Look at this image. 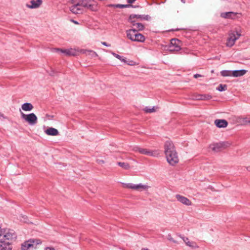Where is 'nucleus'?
<instances>
[{
	"instance_id": "obj_35",
	"label": "nucleus",
	"mask_w": 250,
	"mask_h": 250,
	"mask_svg": "<svg viewBox=\"0 0 250 250\" xmlns=\"http://www.w3.org/2000/svg\"><path fill=\"white\" fill-rule=\"evenodd\" d=\"M167 239L169 241H170L171 242H173L174 243H177V242L176 241H175V240H174L173 239V238L171 237V235L170 234H168V236H167Z\"/></svg>"
},
{
	"instance_id": "obj_26",
	"label": "nucleus",
	"mask_w": 250,
	"mask_h": 250,
	"mask_svg": "<svg viewBox=\"0 0 250 250\" xmlns=\"http://www.w3.org/2000/svg\"><path fill=\"white\" fill-rule=\"evenodd\" d=\"M82 8L87 9L90 2H94V0H80Z\"/></svg>"
},
{
	"instance_id": "obj_10",
	"label": "nucleus",
	"mask_w": 250,
	"mask_h": 250,
	"mask_svg": "<svg viewBox=\"0 0 250 250\" xmlns=\"http://www.w3.org/2000/svg\"><path fill=\"white\" fill-rule=\"evenodd\" d=\"M73 5L70 6V11L75 14H81L83 13V9L82 7L80 0L76 3H73Z\"/></svg>"
},
{
	"instance_id": "obj_2",
	"label": "nucleus",
	"mask_w": 250,
	"mask_h": 250,
	"mask_svg": "<svg viewBox=\"0 0 250 250\" xmlns=\"http://www.w3.org/2000/svg\"><path fill=\"white\" fill-rule=\"evenodd\" d=\"M127 38L133 42H143L146 40L145 37L141 33H138L137 30L133 28L126 31Z\"/></svg>"
},
{
	"instance_id": "obj_23",
	"label": "nucleus",
	"mask_w": 250,
	"mask_h": 250,
	"mask_svg": "<svg viewBox=\"0 0 250 250\" xmlns=\"http://www.w3.org/2000/svg\"><path fill=\"white\" fill-rule=\"evenodd\" d=\"M81 52L83 53L86 54L87 56H89L91 57H96L98 56L97 54L93 50H82Z\"/></svg>"
},
{
	"instance_id": "obj_41",
	"label": "nucleus",
	"mask_w": 250,
	"mask_h": 250,
	"mask_svg": "<svg viewBox=\"0 0 250 250\" xmlns=\"http://www.w3.org/2000/svg\"><path fill=\"white\" fill-rule=\"evenodd\" d=\"M97 162L99 164H104V161L102 160H97Z\"/></svg>"
},
{
	"instance_id": "obj_43",
	"label": "nucleus",
	"mask_w": 250,
	"mask_h": 250,
	"mask_svg": "<svg viewBox=\"0 0 250 250\" xmlns=\"http://www.w3.org/2000/svg\"><path fill=\"white\" fill-rule=\"evenodd\" d=\"M41 241L40 240H37V244H41Z\"/></svg>"
},
{
	"instance_id": "obj_36",
	"label": "nucleus",
	"mask_w": 250,
	"mask_h": 250,
	"mask_svg": "<svg viewBox=\"0 0 250 250\" xmlns=\"http://www.w3.org/2000/svg\"><path fill=\"white\" fill-rule=\"evenodd\" d=\"M112 54L115 57H116V58H117L119 60H121V58H122V56L114 53V52H112Z\"/></svg>"
},
{
	"instance_id": "obj_5",
	"label": "nucleus",
	"mask_w": 250,
	"mask_h": 250,
	"mask_svg": "<svg viewBox=\"0 0 250 250\" xmlns=\"http://www.w3.org/2000/svg\"><path fill=\"white\" fill-rule=\"evenodd\" d=\"M133 150L136 152H139L141 154L149 156L157 157L159 155V152L158 150L143 148L138 146L135 147Z\"/></svg>"
},
{
	"instance_id": "obj_3",
	"label": "nucleus",
	"mask_w": 250,
	"mask_h": 250,
	"mask_svg": "<svg viewBox=\"0 0 250 250\" xmlns=\"http://www.w3.org/2000/svg\"><path fill=\"white\" fill-rule=\"evenodd\" d=\"M2 238L1 239L5 242H11L15 240L17 237V235L15 231L9 229H5L2 230Z\"/></svg>"
},
{
	"instance_id": "obj_24",
	"label": "nucleus",
	"mask_w": 250,
	"mask_h": 250,
	"mask_svg": "<svg viewBox=\"0 0 250 250\" xmlns=\"http://www.w3.org/2000/svg\"><path fill=\"white\" fill-rule=\"evenodd\" d=\"M87 9L92 11H97L98 10V3L94 1V2H90L89 5H88Z\"/></svg>"
},
{
	"instance_id": "obj_33",
	"label": "nucleus",
	"mask_w": 250,
	"mask_h": 250,
	"mask_svg": "<svg viewBox=\"0 0 250 250\" xmlns=\"http://www.w3.org/2000/svg\"><path fill=\"white\" fill-rule=\"evenodd\" d=\"M122 62H125V63H127L128 65H132V63H131L130 62H132V61H129V62H128L126 60V58H123V57L122 56V58H121V60H120Z\"/></svg>"
},
{
	"instance_id": "obj_18",
	"label": "nucleus",
	"mask_w": 250,
	"mask_h": 250,
	"mask_svg": "<svg viewBox=\"0 0 250 250\" xmlns=\"http://www.w3.org/2000/svg\"><path fill=\"white\" fill-rule=\"evenodd\" d=\"M128 21L130 22L132 26H135L136 28L137 31H142L144 29V25L139 22H137L136 20H128Z\"/></svg>"
},
{
	"instance_id": "obj_29",
	"label": "nucleus",
	"mask_w": 250,
	"mask_h": 250,
	"mask_svg": "<svg viewBox=\"0 0 250 250\" xmlns=\"http://www.w3.org/2000/svg\"><path fill=\"white\" fill-rule=\"evenodd\" d=\"M182 238L187 246L190 247H194V245L195 244L194 242H190L187 237H182Z\"/></svg>"
},
{
	"instance_id": "obj_6",
	"label": "nucleus",
	"mask_w": 250,
	"mask_h": 250,
	"mask_svg": "<svg viewBox=\"0 0 250 250\" xmlns=\"http://www.w3.org/2000/svg\"><path fill=\"white\" fill-rule=\"evenodd\" d=\"M123 186L124 188H129L139 191L147 189L149 188L147 185H143L142 184L123 183Z\"/></svg>"
},
{
	"instance_id": "obj_38",
	"label": "nucleus",
	"mask_w": 250,
	"mask_h": 250,
	"mask_svg": "<svg viewBox=\"0 0 250 250\" xmlns=\"http://www.w3.org/2000/svg\"><path fill=\"white\" fill-rule=\"evenodd\" d=\"M44 250H56L53 247H46L44 249Z\"/></svg>"
},
{
	"instance_id": "obj_16",
	"label": "nucleus",
	"mask_w": 250,
	"mask_h": 250,
	"mask_svg": "<svg viewBox=\"0 0 250 250\" xmlns=\"http://www.w3.org/2000/svg\"><path fill=\"white\" fill-rule=\"evenodd\" d=\"M214 124L219 128H225L228 125V122L224 119H216L214 121Z\"/></svg>"
},
{
	"instance_id": "obj_45",
	"label": "nucleus",
	"mask_w": 250,
	"mask_h": 250,
	"mask_svg": "<svg viewBox=\"0 0 250 250\" xmlns=\"http://www.w3.org/2000/svg\"><path fill=\"white\" fill-rule=\"evenodd\" d=\"M179 29H175V30H174V31H177V30H179Z\"/></svg>"
},
{
	"instance_id": "obj_17",
	"label": "nucleus",
	"mask_w": 250,
	"mask_h": 250,
	"mask_svg": "<svg viewBox=\"0 0 250 250\" xmlns=\"http://www.w3.org/2000/svg\"><path fill=\"white\" fill-rule=\"evenodd\" d=\"M10 242H5L1 240L0 241V250H11Z\"/></svg>"
},
{
	"instance_id": "obj_7",
	"label": "nucleus",
	"mask_w": 250,
	"mask_h": 250,
	"mask_svg": "<svg viewBox=\"0 0 250 250\" xmlns=\"http://www.w3.org/2000/svg\"><path fill=\"white\" fill-rule=\"evenodd\" d=\"M230 146L228 142H223L218 143L210 144L209 148L215 152H219L227 148Z\"/></svg>"
},
{
	"instance_id": "obj_14",
	"label": "nucleus",
	"mask_w": 250,
	"mask_h": 250,
	"mask_svg": "<svg viewBox=\"0 0 250 250\" xmlns=\"http://www.w3.org/2000/svg\"><path fill=\"white\" fill-rule=\"evenodd\" d=\"M42 2V0H32L30 1V4H26V6L30 9H36L39 8Z\"/></svg>"
},
{
	"instance_id": "obj_15",
	"label": "nucleus",
	"mask_w": 250,
	"mask_h": 250,
	"mask_svg": "<svg viewBox=\"0 0 250 250\" xmlns=\"http://www.w3.org/2000/svg\"><path fill=\"white\" fill-rule=\"evenodd\" d=\"M134 19H141L148 21L150 19L149 15L131 14L130 15L128 20H135Z\"/></svg>"
},
{
	"instance_id": "obj_31",
	"label": "nucleus",
	"mask_w": 250,
	"mask_h": 250,
	"mask_svg": "<svg viewBox=\"0 0 250 250\" xmlns=\"http://www.w3.org/2000/svg\"><path fill=\"white\" fill-rule=\"evenodd\" d=\"M118 165L125 169H128L130 167L129 164L127 163L118 162Z\"/></svg>"
},
{
	"instance_id": "obj_8",
	"label": "nucleus",
	"mask_w": 250,
	"mask_h": 250,
	"mask_svg": "<svg viewBox=\"0 0 250 250\" xmlns=\"http://www.w3.org/2000/svg\"><path fill=\"white\" fill-rule=\"evenodd\" d=\"M240 35V34L237 31H233L229 33L226 42V45L228 47L232 46L234 44L235 41L239 38Z\"/></svg>"
},
{
	"instance_id": "obj_19",
	"label": "nucleus",
	"mask_w": 250,
	"mask_h": 250,
	"mask_svg": "<svg viewBox=\"0 0 250 250\" xmlns=\"http://www.w3.org/2000/svg\"><path fill=\"white\" fill-rule=\"evenodd\" d=\"M34 241H27L24 242L21 246V250H28L30 248L34 247Z\"/></svg>"
},
{
	"instance_id": "obj_30",
	"label": "nucleus",
	"mask_w": 250,
	"mask_h": 250,
	"mask_svg": "<svg viewBox=\"0 0 250 250\" xmlns=\"http://www.w3.org/2000/svg\"><path fill=\"white\" fill-rule=\"evenodd\" d=\"M227 89V85L226 84H220L216 88V90L220 91H224L226 90Z\"/></svg>"
},
{
	"instance_id": "obj_9",
	"label": "nucleus",
	"mask_w": 250,
	"mask_h": 250,
	"mask_svg": "<svg viewBox=\"0 0 250 250\" xmlns=\"http://www.w3.org/2000/svg\"><path fill=\"white\" fill-rule=\"evenodd\" d=\"M180 44V42L179 40L173 39L171 40L168 49L171 52L178 51L181 49Z\"/></svg>"
},
{
	"instance_id": "obj_34",
	"label": "nucleus",
	"mask_w": 250,
	"mask_h": 250,
	"mask_svg": "<svg viewBox=\"0 0 250 250\" xmlns=\"http://www.w3.org/2000/svg\"><path fill=\"white\" fill-rule=\"evenodd\" d=\"M243 122L245 123H250V116L244 118Z\"/></svg>"
},
{
	"instance_id": "obj_12",
	"label": "nucleus",
	"mask_w": 250,
	"mask_h": 250,
	"mask_svg": "<svg viewBox=\"0 0 250 250\" xmlns=\"http://www.w3.org/2000/svg\"><path fill=\"white\" fill-rule=\"evenodd\" d=\"M57 52H59L60 53H63L65 54L66 56H75L77 55V51L76 50L73 48H69L65 49H62L59 48H55V49Z\"/></svg>"
},
{
	"instance_id": "obj_39",
	"label": "nucleus",
	"mask_w": 250,
	"mask_h": 250,
	"mask_svg": "<svg viewBox=\"0 0 250 250\" xmlns=\"http://www.w3.org/2000/svg\"><path fill=\"white\" fill-rule=\"evenodd\" d=\"M136 0H127V2L129 4H132Z\"/></svg>"
},
{
	"instance_id": "obj_11",
	"label": "nucleus",
	"mask_w": 250,
	"mask_h": 250,
	"mask_svg": "<svg viewBox=\"0 0 250 250\" xmlns=\"http://www.w3.org/2000/svg\"><path fill=\"white\" fill-rule=\"evenodd\" d=\"M241 14L233 12H223L221 14V17L222 18L232 20L239 18Z\"/></svg>"
},
{
	"instance_id": "obj_42",
	"label": "nucleus",
	"mask_w": 250,
	"mask_h": 250,
	"mask_svg": "<svg viewBox=\"0 0 250 250\" xmlns=\"http://www.w3.org/2000/svg\"><path fill=\"white\" fill-rule=\"evenodd\" d=\"M71 21H72L73 22H74V23L76 24H79V23H78V21H74V20H71Z\"/></svg>"
},
{
	"instance_id": "obj_13",
	"label": "nucleus",
	"mask_w": 250,
	"mask_h": 250,
	"mask_svg": "<svg viewBox=\"0 0 250 250\" xmlns=\"http://www.w3.org/2000/svg\"><path fill=\"white\" fill-rule=\"evenodd\" d=\"M175 197L178 201L185 205L189 206L192 204L191 201L185 196L180 194H176Z\"/></svg>"
},
{
	"instance_id": "obj_28",
	"label": "nucleus",
	"mask_w": 250,
	"mask_h": 250,
	"mask_svg": "<svg viewBox=\"0 0 250 250\" xmlns=\"http://www.w3.org/2000/svg\"><path fill=\"white\" fill-rule=\"evenodd\" d=\"M231 70H224L220 72V74L223 77H230L232 76Z\"/></svg>"
},
{
	"instance_id": "obj_44",
	"label": "nucleus",
	"mask_w": 250,
	"mask_h": 250,
	"mask_svg": "<svg viewBox=\"0 0 250 250\" xmlns=\"http://www.w3.org/2000/svg\"><path fill=\"white\" fill-rule=\"evenodd\" d=\"M247 169L249 171H250V167H247Z\"/></svg>"
},
{
	"instance_id": "obj_40",
	"label": "nucleus",
	"mask_w": 250,
	"mask_h": 250,
	"mask_svg": "<svg viewBox=\"0 0 250 250\" xmlns=\"http://www.w3.org/2000/svg\"><path fill=\"white\" fill-rule=\"evenodd\" d=\"M201 76H202L199 74H196L194 75V78H198V77H200Z\"/></svg>"
},
{
	"instance_id": "obj_25",
	"label": "nucleus",
	"mask_w": 250,
	"mask_h": 250,
	"mask_svg": "<svg viewBox=\"0 0 250 250\" xmlns=\"http://www.w3.org/2000/svg\"><path fill=\"white\" fill-rule=\"evenodd\" d=\"M108 6L109 7H115V8H120L133 7V5H132L131 4H110L108 5Z\"/></svg>"
},
{
	"instance_id": "obj_4",
	"label": "nucleus",
	"mask_w": 250,
	"mask_h": 250,
	"mask_svg": "<svg viewBox=\"0 0 250 250\" xmlns=\"http://www.w3.org/2000/svg\"><path fill=\"white\" fill-rule=\"evenodd\" d=\"M21 117L30 125H34L38 122V118L34 113L25 114L21 112Z\"/></svg>"
},
{
	"instance_id": "obj_20",
	"label": "nucleus",
	"mask_w": 250,
	"mask_h": 250,
	"mask_svg": "<svg viewBox=\"0 0 250 250\" xmlns=\"http://www.w3.org/2000/svg\"><path fill=\"white\" fill-rule=\"evenodd\" d=\"M44 132L47 135L50 136H57L59 134L58 130L53 127H49Z\"/></svg>"
},
{
	"instance_id": "obj_46",
	"label": "nucleus",
	"mask_w": 250,
	"mask_h": 250,
	"mask_svg": "<svg viewBox=\"0 0 250 250\" xmlns=\"http://www.w3.org/2000/svg\"><path fill=\"white\" fill-rule=\"evenodd\" d=\"M0 116H2V115L0 114Z\"/></svg>"
},
{
	"instance_id": "obj_37",
	"label": "nucleus",
	"mask_w": 250,
	"mask_h": 250,
	"mask_svg": "<svg viewBox=\"0 0 250 250\" xmlns=\"http://www.w3.org/2000/svg\"><path fill=\"white\" fill-rule=\"evenodd\" d=\"M102 44H103L104 45L107 46V47L110 46V44H108L106 42H102Z\"/></svg>"
},
{
	"instance_id": "obj_27",
	"label": "nucleus",
	"mask_w": 250,
	"mask_h": 250,
	"mask_svg": "<svg viewBox=\"0 0 250 250\" xmlns=\"http://www.w3.org/2000/svg\"><path fill=\"white\" fill-rule=\"evenodd\" d=\"M211 98L212 96L209 94H201L197 97V99L199 100H208Z\"/></svg>"
},
{
	"instance_id": "obj_22",
	"label": "nucleus",
	"mask_w": 250,
	"mask_h": 250,
	"mask_svg": "<svg viewBox=\"0 0 250 250\" xmlns=\"http://www.w3.org/2000/svg\"><path fill=\"white\" fill-rule=\"evenodd\" d=\"M33 105L30 103H25L21 105V108L25 111H30L33 109Z\"/></svg>"
},
{
	"instance_id": "obj_21",
	"label": "nucleus",
	"mask_w": 250,
	"mask_h": 250,
	"mask_svg": "<svg viewBox=\"0 0 250 250\" xmlns=\"http://www.w3.org/2000/svg\"><path fill=\"white\" fill-rule=\"evenodd\" d=\"M247 71L245 69L236 70L232 71V76L234 77H238L244 75Z\"/></svg>"
},
{
	"instance_id": "obj_32",
	"label": "nucleus",
	"mask_w": 250,
	"mask_h": 250,
	"mask_svg": "<svg viewBox=\"0 0 250 250\" xmlns=\"http://www.w3.org/2000/svg\"><path fill=\"white\" fill-rule=\"evenodd\" d=\"M144 110L146 113H152L155 111L154 106L152 107L146 106L145 107Z\"/></svg>"
},
{
	"instance_id": "obj_1",
	"label": "nucleus",
	"mask_w": 250,
	"mask_h": 250,
	"mask_svg": "<svg viewBox=\"0 0 250 250\" xmlns=\"http://www.w3.org/2000/svg\"><path fill=\"white\" fill-rule=\"evenodd\" d=\"M164 152L167 162L174 166L179 162L177 153L173 143L170 141H167L164 145Z\"/></svg>"
}]
</instances>
